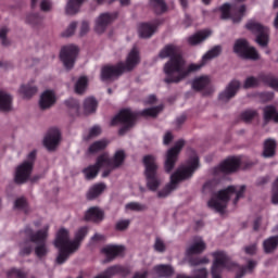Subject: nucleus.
Instances as JSON below:
<instances>
[{"label":"nucleus","mask_w":278,"mask_h":278,"mask_svg":"<svg viewBox=\"0 0 278 278\" xmlns=\"http://www.w3.org/2000/svg\"><path fill=\"white\" fill-rule=\"evenodd\" d=\"M144 165V177L147 188L151 192H156L157 199H166L179 188L181 182L190 180L200 167L199 156L194 150H189V160L177 167L170 175L169 182L159 190L163 185V179L159 174L156 156L152 154L144 155L142 159Z\"/></svg>","instance_id":"nucleus-1"},{"label":"nucleus","mask_w":278,"mask_h":278,"mask_svg":"<svg viewBox=\"0 0 278 278\" xmlns=\"http://www.w3.org/2000/svg\"><path fill=\"white\" fill-rule=\"evenodd\" d=\"M222 53V46H215L202 55L200 63H192L187 66L178 47L174 45L165 46L159 53V58H161V60L169 58L163 67L165 73V84H180V81H184V79L189 77L190 73L200 71V68H203L205 64H208V62H212L215 58H219Z\"/></svg>","instance_id":"nucleus-2"},{"label":"nucleus","mask_w":278,"mask_h":278,"mask_svg":"<svg viewBox=\"0 0 278 278\" xmlns=\"http://www.w3.org/2000/svg\"><path fill=\"white\" fill-rule=\"evenodd\" d=\"M88 235V227L83 226L78 228L74 233V240H71V232L67 228H60L56 231L53 245L58 249L59 253L56 255L55 262L59 265L64 264L73 254H75L84 239Z\"/></svg>","instance_id":"nucleus-3"},{"label":"nucleus","mask_w":278,"mask_h":278,"mask_svg":"<svg viewBox=\"0 0 278 278\" xmlns=\"http://www.w3.org/2000/svg\"><path fill=\"white\" fill-rule=\"evenodd\" d=\"M213 264L211 268L212 278H223V271H235L236 278H243V276L254 274L258 262L255 260H248L247 266H240L233 262L230 256L223 250L212 252Z\"/></svg>","instance_id":"nucleus-4"},{"label":"nucleus","mask_w":278,"mask_h":278,"mask_svg":"<svg viewBox=\"0 0 278 278\" xmlns=\"http://www.w3.org/2000/svg\"><path fill=\"white\" fill-rule=\"evenodd\" d=\"M50 226L45 224L41 229L34 231L31 227H26L22 231V238H26V241L20 243V256H28L33 252V244H36L34 248V253L37 258H46L50 253V249L47 244V239L49 236Z\"/></svg>","instance_id":"nucleus-5"},{"label":"nucleus","mask_w":278,"mask_h":278,"mask_svg":"<svg viewBox=\"0 0 278 278\" xmlns=\"http://www.w3.org/2000/svg\"><path fill=\"white\" fill-rule=\"evenodd\" d=\"M247 187L242 186H230L227 189L220 190L214 193L212 199L207 202V205L213 211L224 214L232 200V204L237 205L239 200L244 197Z\"/></svg>","instance_id":"nucleus-6"},{"label":"nucleus","mask_w":278,"mask_h":278,"mask_svg":"<svg viewBox=\"0 0 278 278\" xmlns=\"http://www.w3.org/2000/svg\"><path fill=\"white\" fill-rule=\"evenodd\" d=\"M141 58L139 50L137 48H132L127 56L125 63L119 62L116 65H106L101 68V80L102 81H111L112 79H117L124 73H129L134 71L138 64H140Z\"/></svg>","instance_id":"nucleus-7"},{"label":"nucleus","mask_w":278,"mask_h":278,"mask_svg":"<svg viewBox=\"0 0 278 278\" xmlns=\"http://www.w3.org/2000/svg\"><path fill=\"white\" fill-rule=\"evenodd\" d=\"M126 160V153L124 150L115 151L114 155L111 157L109 153H102L98 156V165L105 167L103 169L101 177L108 178L114 170L121 168Z\"/></svg>","instance_id":"nucleus-8"},{"label":"nucleus","mask_w":278,"mask_h":278,"mask_svg":"<svg viewBox=\"0 0 278 278\" xmlns=\"http://www.w3.org/2000/svg\"><path fill=\"white\" fill-rule=\"evenodd\" d=\"M35 161L36 151H31L28 153V156H26V160L15 167V184L24 185L30 180Z\"/></svg>","instance_id":"nucleus-9"},{"label":"nucleus","mask_w":278,"mask_h":278,"mask_svg":"<svg viewBox=\"0 0 278 278\" xmlns=\"http://www.w3.org/2000/svg\"><path fill=\"white\" fill-rule=\"evenodd\" d=\"M245 27L249 29V31H252V34L256 36L255 42L260 47H268L270 40V31L268 27L263 26L260 22L253 20L248 22Z\"/></svg>","instance_id":"nucleus-10"},{"label":"nucleus","mask_w":278,"mask_h":278,"mask_svg":"<svg viewBox=\"0 0 278 278\" xmlns=\"http://www.w3.org/2000/svg\"><path fill=\"white\" fill-rule=\"evenodd\" d=\"M135 123H136V115L129 109L121 110L119 113L111 122L113 126L117 124L123 125V127L119 129L121 136L125 135L126 131L132 128Z\"/></svg>","instance_id":"nucleus-11"},{"label":"nucleus","mask_w":278,"mask_h":278,"mask_svg":"<svg viewBox=\"0 0 278 278\" xmlns=\"http://www.w3.org/2000/svg\"><path fill=\"white\" fill-rule=\"evenodd\" d=\"M218 11L222 18H231L233 23H240L247 14V7L225 3L218 9Z\"/></svg>","instance_id":"nucleus-12"},{"label":"nucleus","mask_w":278,"mask_h":278,"mask_svg":"<svg viewBox=\"0 0 278 278\" xmlns=\"http://www.w3.org/2000/svg\"><path fill=\"white\" fill-rule=\"evenodd\" d=\"M233 53L245 60H260V53L254 47L249 46L245 39H238L233 45Z\"/></svg>","instance_id":"nucleus-13"},{"label":"nucleus","mask_w":278,"mask_h":278,"mask_svg":"<svg viewBox=\"0 0 278 278\" xmlns=\"http://www.w3.org/2000/svg\"><path fill=\"white\" fill-rule=\"evenodd\" d=\"M185 147V140H178L175 146L167 150L164 161V169L167 174L172 173L178 162V156Z\"/></svg>","instance_id":"nucleus-14"},{"label":"nucleus","mask_w":278,"mask_h":278,"mask_svg":"<svg viewBox=\"0 0 278 278\" xmlns=\"http://www.w3.org/2000/svg\"><path fill=\"white\" fill-rule=\"evenodd\" d=\"M241 165L240 156H230L223 161L217 167L214 169L215 175L219 174H232L236 173Z\"/></svg>","instance_id":"nucleus-15"},{"label":"nucleus","mask_w":278,"mask_h":278,"mask_svg":"<svg viewBox=\"0 0 278 278\" xmlns=\"http://www.w3.org/2000/svg\"><path fill=\"white\" fill-rule=\"evenodd\" d=\"M78 54V48L76 46H66L61 49L60 60L67 71H71L75 64V60Z\"/></svg>","instance_id":"nucleus-16"},{"label":"nucleus","mask_w":278,"mask_h":278,"mask_svg":"<svg viewBox=\"0 0 278 278\" xmlns=\"http://www.w3.org/2000/svg\"><path fill=\"white\" fill-rule=\"evenodd\" d=\"M241 88L239 80H231L226 88L218 94V100L222 104L230 102L238 94Z\"/></svg>","instance_id":"nucleus-17"},{"label":"nucleus","mask_w":278,"mask_h":278,"mask_svg":"<svg viewBox=\"0 0 278 278\" xmlns=\"http://www.w3.org/2000/svg\"><path fill=\"white\" fill-rule=\"evenodd\" d=\"M61 142V132L58 128L50 129L43 138V147L52 152L55 151Z\"/></svg>","instance_id":"nucleus-18"},{"label":"nucleus","mask_w":278,"mask_h":278,"mask_svg":"<svg viewBox=\"0 0 278 278\" xmlns=\"http://www.w3.org/2000/svg\"><path fill=\"white\" fill-rule=\"evenodd\" d=\"M116 18L115 14L112 13H101L94 22V31L97 34H104L108 26H110Z\"/></svg>","instance_id":"nucleus-19"},{"label":"nucleus","mask_w":278,"mask_h":278,"mask_svg":"<svg viewBox=\"0 0 278 278\" xmlns=\"http://www.w3.org/2000/svg\"><path fill=\"white\" fill-rule=\"evenodd\" d=\"M56 93L54 90L47 89L41 92L38 101V105L40 110H49L56 103Z\"/></svg>","instance_id":"nucleus-20"},{"label":"nucleus","mask_w":278,"mask_h":278,"mask_svg":"<svg viewBox=\"0 0 278 278\" xmlns=\"http://www.w3.org/2000/svg\"><path fill=\"white\" fill-rule=\"evenodd\" d=\"M126 248L124 245L117 244H109L104 245L101 249V254L104 255L108 261H113L118 256H123L125 254Z\"/></svg>","instance_id":"nucleus-21"},{"label":"nucleus","mask_w":278,"mask_h":278,"mask_svg":"<svg viewBox=\"0 0 278 278\" xmlns=\"http://www.w3.org/2000/svg\"><path fill=\"white\" fill-rule=\"evenodd\" d=\"M206 250V242L202 237H194L191 239L189 245L186 249L187 255L202 254Z\"/></svg>","instance_id":"nucleus-22"},{"label":"nucleus","mask_w":278,"mask_h":278,"mask_svg":"<svg viewBox=\"0 0 278 278\" xmlns=\"http://www.w3.org/2000/svg\"><path fill=\"white\" fill-rule=\"evenodd\" d=\"M212 34L213 31L210 29L200 30L188 37V45H191V47L202 45V42H205L207 38H211Z\"/></svg>","instance_id":"nucleus-23"},{"label":"nucleus","mask_w":278,"mask_h":278,"mask_svg":"<svg viewBox=\"0 0 278 278\" xmlns=\"http://www.w3.org/2000/svg\"><path fill=\"white\" fill-rule=\"evenodd\" d=\"M157 29V23H143L138 26L139 38H151Z\"/></svg>","instance_id":"nucleus-24"},{"label":"nucleus","mask_w":278,"mask_h":278,"mask_svg":"<svg viewBox=\"0 0 278 278\" xmlns=\"http://www.w3.org/2000/svg\"><path fill=\"white\" fill-rule=\"evenodd\" d=\"M104 219V212L98 206L89 207L85 213V220L100 223Z\"/></svg>","instance_id":"nucleus-25"},{"label":"nucleus","mask_w":278,"mask_h":278,"mask_svg":"<svg viewBox=\"0 0 278 278\" xmlns=\"http://www.w3.org/2000/svg\"><path fill=\"white\" fill-rule=\"evenodd\" d=\"M38 92V87L34 80H30L22 86H20V96L24 99H31Z\"/></svg>","instance_id":"nucleus-26"},{"label":"nucleus","mask_w":278,"mask_h":278,"mask_svg":"<svg viewBox=\"0 0 278 278\" xmlns=\"http://www.w3.org/2000/svg\"><path fill=\"white\" fill-rule=\"evenodd\" d=\"M212 84V78L211 76L203 75V76H198L195 77L192 83V89L195 91H202L204 89H207L211 87Z\"/></svg>","instance_id":"nucleus-27"},{"label":"nucleus","mask_w":278,"mask_h":278,"mask_svg":"<svg viewBox=\"0 0 278 278\" xmlns=\"http://www.w3.org/2000/svg\"><path fill=\"white\" fill-rule=\"evenodd\" d=\"M277 151V140L274 138H268L264 141V149H263V157L271 159L276 155Z\"/></svg>","instance_id":"nucleus-28"},{"label":"nucleus","mask_w":278,"mask_h":278,"mask_svg":"<svg viewBox=\"0 0 278 278\" xmlns=\"http://www.w3.org/2000/svg\"><path fill=\"white\" fill-rule=\"evenodd\" d=\"M98 162H99V157H97L96 165H89L83 170L84 176L87 180H92L97 178L100 169H102V172L105 170V166H101L100 164H98Z\"/></svg>","instance_id":"nucleus-29"},{"label":"nucleus","mask_w":278,"mask_h":278,"mask_svg":"<svg viewBox=\"0 0 278 278\" xmlns=\"http://www.w3.org/2000/svg\"><path fill=\"white\" fill-rule=\"evenodd\" d=\"M12 96L3 90H0V112L8 113L12 111Z\"/></svg>","instance_id":"nucleus-30"},{"label":"nucleus","mask_w":278,"mask_h":278,"mask_svg":"<svg viewBox=\"0 0 278 278\" xmlns=\"http://www.w3.org/2000/svg\"><path fill=\"white\" fill-rule=\"evenodd\" d=\"M106 190V185L104 182H99L92 185L89 190L87 191V199L88 200H96L99 198L104 191Z\"/></svg>","instance_id":"nucleus-31"},{"label":"nucleus","mask_w":278,"mask_h":278,"mask_svg":"<svg viewBox=\"0 0 278 278\" xmlns=\"http://www.w3.org/2000/svg\"><path fill=\"white\" fill-rule=\"evenodd\" d=\"M110 144L108 139H101L92 142L87 150V153L90 155L98 154L99 152L104 151Z\"/></svg>","instance_id":"nucleus-32"},{"label":"nucleus","mask_w":278,"mask_h":278,"mask_svg":"<svg viewBox=\"0 0 278 278\" xmlns=\"http://www.w3.org/2000/svg\"><path fill=\"white\" fill-rule=\"evenodd\" d=\"M182 8L188 7V0H179ZM150 4L153 7L156 14H163L167 11V5L164 0H150Z\"/></svg>","instance_id":"nucleus-33"},{"label":"nucleus","mask_w":278,"mask_h":278,"mask_svg":"<svg viewBox=\"0 0 278 278\" xmlns=\"http://www.w3.org/2000/svg\"><path fill=\"white\" fill-rule=\"evenodd\" d=\"M263 249L266 254H271L278 249V235L271 236L263 241Z\"/></svg>","instance_id":"nucleus-34"},{"label":"nucleus","mask_w":278,"mask_h":278,"mask_svg":"<svg viewBox=\"0 0 278 278\" xmlns=\"http://www.w3.org/2000/svg\"><path fill=\"white\" fill-rule=\"evenodd\" d=\"M13 210L20 211L24 214H28L30 212V207L26 198L18 197L15 201H13Z\"/></svg>","instance_id":"nucleus-35"},{"label":"nucleus","mask_w":278,"mask_h":278,"mask_svg":"<svg viewBox=\"0 0 278 278\" xmlns=\"http://www.w3.org/2000/svg\"><path fill=\"white\" fill-rule=\"evenodd\" d=\"M125 213H142L148 210V206L140 202H128L124 206Z\"/></svg>","instance_id":"nucleus-36"},{"label":"nucleus","mask_w":278,"mask_h":278,"mask_svg":"<svg viewBox=\"0 0 278 278\" xmlns=\"http://www.w3.org/2000/svg\"><path fill=\"white\" fill-rule=\"evenodd\" d=\"M124 270V267L121 265H114L109 268H106L103 273L99 274L94 278H112L113 276L117 274H122Z\"/></svg>","instance_id":"nucleus-37"},{"label":"nucleus","mask_w":278,"mask_h":278,"mask_svg":"<svg viewBox=\"0 0 278 278\" xmlns=\"http://www.w3.org/2000/svg\"><path fill=\"white\" fill-rule=\"evenodd\" d=\"M154 273L159 278H167L173 276L174 268L170 265H156L154 267Z\"/></svg>","instance_id":"nucleus-38"},{"label":"nucleus","mask_w":278,"mask_h":278,"mask_svg":"<svg viewBox=\"0 0 278 278\" xmlns=\"http://www.w3.org/2000/svg\"><path fill=\"white\" fill-rule=\"evenodd\" d=\"M85 1L86 0H70L65 7L66 14H68L70 16H72L73 14H77L81 4Z\"/></svg>","instance_id":"nucleus-39"},{"label":"nucleus","mask_w":278,"mask_h":278,"mask_svg":"<svg viewBox=\"0 0 278 278\" xmlns=\"http://www.w3.org/2000/svg\"><path fill=\"white\" fill-rule=\"evenodd\" d=\"M270 121L278 124V111L275 106H266L264 109V122L269 123Z\"/></svg>","instance_id":"nucleus-40"},{"label":"nucleus","mask_w":278,"mask_h":278,"mask_svg":"<svg viewBox=\"0 0 278 278\" xmlns=\"http://www.w3.org/2000/svg\"><path fill=\"white\" fill-rule=\"evenodd\" d=\"M98 109V102L93 98H87L84 101V114L85 115H91L97 112Z\"/></svg>","instance_id":"nucleus-41"},{"label":"nucleus","mask_w":278,"mask_h":278,"mask_svg":"<svg viewBox=\"0 0 278 278\" xmlns=\"http://www.w3.org/2000/svg\"><path fill=\"white\" fill-rule=\"evenodd\" d=\"M87 88H88V78L86 76H80L74 85L75 93L84 94L87 91Z\"/></svg>","instance_id":"nucleus-42"},{"label":"nucleus","mask_w":278,"mask_h":278,"mask_svg":"<svg viewBox=\"0 0 278 278\" xmlns=\"http://www.w3.org/2000/svg\"><path fill=\"white\" fill-rule=\"evenodd\" d=\"M208 271L206 268L195 269L192 278H207ZM176 278H191L187 275H177Z\"/></svg>","instance_id":"nucleus-43"},{"label":"nucleus","mask_w":278,"mask_h":278,"mask_svg":"<svg viewBox=\"0 0 278 278\" xmlns=\"http://www.w3.org/2000/svg\"><path fill=\"white\" fill-rule=\"evenodd\" d=\"M258 116L257 111L255 110H247L241 114V119L244 123H251L253 119H255Z\"/></svg>","instance_id":"nucleus-44"},{"label":"nucleus","mask_w":278,"mask_h":278,"mask_svg":"<svg viewBox=\"0 0 278 278\" xmlns=\"http://www.w3.org/2000/svg\"><path fill=\"white\" fill-rule=\"evenodd\" d=\"M260 86V79L254 77V76H250L244 80L243 84V88L244 89H253Z\"/></svg>","instance_id":"nucleus-45"},{"label":"nucleus","mask_w":278,"mask_h":278,"mask_svg":"<svg viewBox=\"0 0 278 278\" xmlns=\"http://www.w3.org/2000/svg\"><path fill=\"white\" fill-rule=\"evenodd\" d=\"M77 29V22H71L67 27L63 30L62 37L70 38V36H74Z\"/></svg>","instance_id":"nucleus-46"},{"label":"nucleus","mask_w":278,"mask_h":278,"mask_svg":"<svg viewBox=\"0 0 278 278\" xmlns=\"http://www.w3.org/2000/svg\"><path fill=\"white\" fill-rule=\"evenodd\" d=\"M41 21L42 18L39 14L30 13L26 15V23H28L29 25H33L34 27H36L37 25H40Z\"/></svg>","instance_id":"nucleus-47"},{"label":"nucleus","mask_w":278,"mask_h":278,"mask_svg":"<svg viewBox=\"0 0 278 278\" xmlns=\"http://www.w3.org/2000/svg\"><path fill=\"white\" fill-rule=\"evenodd\" d=\"M102 134V128L100 126H93L89 129L88 135L85 140H91L98 138Z\"/></svg>","instance_id":"nucleus-48"},{"label":"nucleus","mask_w":278,"mask_h":278,"mask_svg":"<svg viewBox=\"0 0 278 278\" xmlns=\"http://www.w3.org/2000/svg\"><path fill=\"white\" fill-rule=\"evenodd\" d=\"M163 111V105L143 110L142 114L149 117H156Z\"/></svg>","instance_id":"nucleus-49"},{"label":"nucleus","mask_w":278,"mask_h":278,"mask_svg":"<svg viewBox=\"0 0 278 278\" xmlns=\"http://www.w3.org/2000/svg\"><path fill=\"white\" fill-rule=\"evenodd\" d=\"M7 275L9 276V278H25L26 277V273L24 270L17 269V268L9 269Z\"/></svg>","instance_id":"nucleus-50"},{"label":"nucleus","mask_w":278,"mask_h":278,"mask_svg":"<svg viewBox=\"0 0 278 278\" xmlns=\"http://www.w3.org/2000/svg\"><path fill=\"white\" fill-rule=\"evenodd\" d=\"M65 105L67 109L72 110L74 113L79 112V102L73 98H70L65 101Z\"/></svg>","instance_id":"nucleus-51"},{"label":"nucleus","mask_w":278,"mask_h":278,"mask_svg":"<svg viewBox=\"0 0 278 278\" xmlns=\"http://www.w3.org/2000/svg\"><path fill=\"white\" fill-rule=\"evenodd\" d=\"M130 226V219H119L116 222L115 228L117 231H125Z\"/></svg>","instance_id":"nucleus-52"},{"label":"nucleus","mask_w":278,"mask_h":278,"mask_svg":"<svg viewBox=\"0 0 278 278\" xmlns=\"http://www.w3.org/2000/svg\"><path fill=\"white\" fill-rule=\"evenodd\" d=\"M154 250L159 253L166 251V244L161 238H155Z\"/></svg>","instance_id":"nucleus-53"},{"label":"nucleus","mask_w":278,"mask_h":278,"mask_svg":"<svg viewBox=\"0 0 278 278\" xmlns=\"http://www.w3.org/2000/svg\"><path fill=\"white\" fill-rule=\"evenodd\" d=\"M244 253L247 255L253 256L257 253V243H251L244 247Z\"/></svg>","instance_id":"nucleus-54"},{"label":"nucleus","mask_w":278,"mask_h":278,"mask_svg":"<svg viewBox=\"0 0 278 278\" xmlns=\"http://www.w3.org/2000/svg\"><path fill=\"white\" fill-rule=\"evenodd\" d=\"M271 202L273 204H278V177L274 182Z\"/></svg>","instance_id":"nucleus-55"},{"label":"nucleus","mask_w":278,"mask_h":278,"mask_svg":"<svg viewBox=\"0 0 278 278\" xmlns=\"http://www.w3.org/2000/svg\"><path fill=\"white\" fill-rule=\"evenodd\" d=\"M90 31V24L88 22H81L79 26V36H86Z\"/></svg>","instance_id":"nucleus-56"},{"label":"nucleus","mask_w":278,"mask_h":278,"mask_svg":"<svg viewBox=\"0 0 278 278\" xmlns=\"http://www.w3.org/2000/svg\"><path fill=\"white\" fill-rule=\"evenodd\" d=\"M210 260L207 257L193 258L189 261L190 266H199L201 264H208Z\"/></svg>","instance_id":"nucleus-57"},{"label":"nucleus","mask_w":278,"mask_h":278,"mask_svg":"<svg viewBox=\"0 0 278 278\" xmlns=\"http://www.w3.org/2000/svg\"><path fill=\"white\" fill-rule=\"evenodd\" d=\"M39 7H40L41 11L48 12V11H51L52 3L50 2V0H42V1H40Z\"/></svg>","instance_id":"nucleus-58"},{"label":"nucleus","mask_w":278,"mask_h":278,"mask_svg":"<svg viewBox=\"0 0 278 278\" xmlns=\"http://www.w3.org/2000/svg\"><path fill=\"white\" fill-rule=\"evenodd\" d=\"M173 139H174L173 134L169 132V131H167V132L164 135V137H163V144H164V146H169L170 142L173 141Z\"/></svg>","instance_id":"nucleus-59"},{"label":"nucleus","mask_w":278,"mask_h":278,"mask_svg":"<svg viewBox=\"0 0 278 278\" xmlns=\"http://www.w3.org/2000/svg\"><path fill=\"white\" fill-rule=\"evenodd\" d=\"M7 34H8L7 27L0 28V40H2V45H8V42L5 41Z\"/></svg>","instance_id":"nucleus-60"},{"label":"nucleus","mask_w":278,"mask_h":278,"mask_svg":"<svg viewBox=\"0 0 278 278\" xmlns=\"http://www.w3.org/2000/svg\"><path fill=\"white\" fill-rule=\"evenodd\" d=\"M105 237L101 233H94L92 237H91V242L93 243H97V242H101V241H104Z\"/></svg>","instance_id":"nucleus-61"},{"label":"nucleus","mask_w":278,"mask_h":278,"mask_svg":"<svg viewBox=\"0 0 278 278\" xmlns=\"http://www.w3.org/2000/svg\"><path fill=\"white\" fill-rule=\"evenodd\" d=\"M131 278H148V271L147 270H140L134 274Z\"/></svg>","instance_id":"nucleus-62"},{"label":"nucleus","mask_w":278,"mask_h":278,"mask_svg":"<svg viewBox=\"0 0 278 278\" xmlns=\"http://www.w3.org/2000/svg\"><path fill=\"white\" fill-rule=\"evenodd\" d=\"M269 87L273 88L274 90L278 91V79L277 78H273L269 81Z\"/></svg>","instance_id":"nucleus-63"},{"label":"nucleus","mask_w":278,"mask_h":278,"mask_svg":"<svg viewBox=\"0 0 278 278\" xmlns=\"http://www.w3.org/2000/svg\"><path fill=\"white\" fill-rule=\"evenodd\" d=\"M261 224H262V217H257L255 220H254V225H253V229L255 231H257L261 227Z\"/></svg>","instance_id":"nucleus-64"}]
</instances>
